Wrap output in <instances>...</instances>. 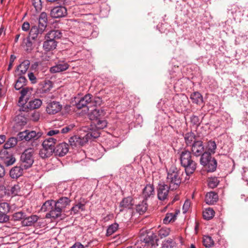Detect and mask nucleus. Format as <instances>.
<instances>
[{
    "label": "nucleus",
    "instance_id": "obj_1",
    "mask_svg": "<svg viewBox=\"0 0 248 248\" xmlns=\"http://www.w3.org/2000/svg\"><path fill=\"white\" fill-rule=\"evenodd\" d=\"M33 154V148H29L26 149L21 155V164L20 166L12 168L10 170H16V169H18V170H27L30 168L34 162Z\"/></svg>",
    "mask_w": 248,
    "mask_h": 248
},
{
    "label": "nucleus",
    "instance_id": "obj_2",
    "mask_svg": "<svg viewBox=\"0 0 248 248\" xmlns=\"http://www.w3.org/2000/svg\"><path fill=\"white\" fill-rule=\"evenodd\" d=\"M70 200L66 197H62L57 201H54V210L51 211L53 219L60 217L65 208L70 204Z\"/></svg>",
    "mask_w": 248,
    "mask_h": 248
},
{
    "label": "nucleus",
    "instance_id": "obj_3",
    "mask_svg": "<svg viewBox=\"0 0 248 248\" xmlns=\"http://www.w3.org/2000/svg\"><path fill=\"white\" fill-rule=\"evenodd\" d=\"M181 164L183 167L192 170H195L197 164L192 160L191 152L188 150L183 151L180 155Z\"/></svg>",
    "mask_w": 248,
    "mask_h": 248
},
{
    "label": "nucleus",
    "instance_id": "obj_4",
    "mask_svg": "<svg viewBox=\"0 0 248 248\" xmlns=\"http://www.w3.org/2000/svg\"><path fill=\"white\" fill-rule=\"evenodd\" d=\"M92 101V95L88 93L83 97H74L72 103L73 106H75L78 109H80L84 108H89L91 107Z\"/></svg>",
    "mask_w": 248,
    "mask_h": 248
},
{
    "label": "nucleus",
    "instance_id": "obj_5",
    "mask_svg": "<svg viewBox=\"0 0 248 248\" xmlns=\"http://www.w3.org/2000/svg\"><path fill=\"white\" fill-rule=\"evenodd\" d=\"M200 162L201 165L208 169L207 170H216L217 161L212 157L208 152H204L201 156Z\"/></svg>",
    "mask_w": 248,
    "mask_h": 248
},
{
    "label": "nucleus",
    "instance_id": "obj_6",
    "mask_svg": "<svg viewBox=\"0 0 248 248\" xmlns=\"http://www.w3.org/2000/svg\"><path fill=\"white\" fill-rule=\"evenodd\" d=\"M181 171H168L167 181L170 183V188L171 190L176 189L182 181L180 176Z\"/></svg>",
    "mask_w": 248,
    "mask_h": 248
},
{
    "label": "nucleus",
    "instance_id": "obj_7",
    "mask_svg": "<svg viewBox=\"0 0 248 248\" xmlns=\"http://www.w3.org/2000/svg\"><path fill=\"white\" fill-rule=\"evenodd\" d=\"M7 149L3 147L0 151V158L3 161L6 167L12 165L16 162V158L11 152H8Z\"/></svg>",
    "mask_w": 248,
    "mask_h": 248
},
{
    "label": "nucleus",
    "instance_id": "obj_8",
    "mask_svg": "<svg viewBox=\"0 0 248 248\" xmlns=\"http://www.w3.org/2000/svg\"><path fill=\"white\" fill-rule=\"evenodd\" d=\"M67 15V9L62 6H58L51 9L50 15L52 18H57L64 17Z\"/></svg>",
    "mask_w": 248,
    "mask_h": 248
},
{
    "label": "nucleus",
    "instance_id": "obj_9",
    "mask_svg": "<svg viewBox=\"0 0 248 248\" xmlns=\"http://www.w3.org/2000/svg\"><path fill=\"white\" fill-rule=\"evenodd\" d=\"M190 147L193 155L196 156H201L204 153V148L202 140H197L195 141V142Z\"/></svg>",
    "mask_w": 248,
    "mask_h": 248
},
{
    "label": "nucleus",
    "instance_id": "obj_10",
    "mask_svg": "<svg viewBox=\"0 0 248 248\" xmlns=\"http://www.w3.org/2000/svg\"><path fill=\"white\" fill-rule=\"evenodd\" d=\"M62 105L57 101H51L47 104L46 111L49 114H55L60 111Z\"/></svg>",
    "mask_w": 248,
    "mask_h": 248
},
{
    "label": "nucleus",
    "instance_id": "obj_11",
    "mask_svg": "<svg viewBox=\"0 0 248 248\" xmlns=\"http://www.w3.org/2000/svg\"><path fill=\"white\" fill-rule=\"evenodd\" d=\"M68 144L65 142H62L54 148L53 153L59 156H63L68 153Z\"/></svg>",
    "mask_w": 248,
    "mask_h": 248
},
{
    "label": "nucleus",
    "instance_id": "obj_12",
    "mask_svg": "<svg viewBox=\"0 0 248 248\" xmlns=\"http://www.w3.org/2000/svg\"><path fill=\"white\" fill-rule=\"evenodd\" d=\"M54 200H50L46 201L41 207V211L43 212H48L46 215V217H51V211L54 210Z\"/></svg>",
    "mask_w": 248,
    "mask_h": 248
},
{
    "label": "nucleus",
    "instance_id": "obj_13",
    "mask_svg": "<svg viewBox=\"0 0 248 248\" xmlns=\"http://www.w3.org/2000/svg\"><path fill=\"white\" fill-rule=\"evenodd\" d=\"M170 187L165 184L159 185L157 189V197L160 201L165 200L168 196Z\"/></svg>",
    "mask_w": 248,
    "mask_h": 248
},
{
    "label": "nucleus",
    "instance_id": "obj_14",
    "mask_svg": "<svg viewBox=\"0 0 248 248\" xmlns=\"http://www.w3.org/2000/svg\"><path fill=\"white\" fill-rule=\"evenodd\" d=\"M46 29L39 26L33 25L31 26L29 32V37L31 39L35 40L39 35H41Z\"/></svg>",
    "mask_w": 248,
    "mask_h": 248
},
{
    "label": "nucleus",
    "instance_id": "obj_15",
    "mask_svg": "<svg viewBox=\"0 0 248 248\" xmlns=\"http://www.w3.org/2000/svg\"><path fill=\"white\" fill-rule=\"evenodd\" d=\"M69 67L67 63L64 62H59L57 64L50 68V72L51 73L61 72L67 70Z\"/></svg>",
    "mask_w": 248,
    "mask_h": 248
},
{
    "label": "nucleus",
    "instance_id": "obj_16",
    "mask_svg": "<svg viewBox=\"0 0 248 248\" xmlns=\"http://www.w3.org/2000/svg\"><path fill=\"white\" fill-rule=\"evenodd\" d=\"M45 39L43 47L46 51H50L56 48L57 42L55 40H52L49 38H45Z\"/></svg>",
    "mask_w": 248,
    "mask_h": 248
},
{
    "label": "nucleus",
    "instance_id": "obj_17",
    "mask_svg": "<svg viewBox=\"0 0 248 248\" xmlns=\"http://www.w3.org/2000/svg\"><path fill=\"white\" fill-rule=\"evenodd\" d=\"M218 195L215 192H208L205 197V202L209 205L215 203L218 200Z\"/></svg>",
    "mask_w": 248,
    "mask_h": 248
},
{
    "label": "nucleus",
    "instance_id": "obj_18",
    "mask_svg": "<svg viewBox=\"0 0 248 248\" xmlns=\"http://www.w3.org/2000/svg\"><path fill=\"white\" fill-rule=\"evenodd\" d=\"M154 194V187L152 185H147L142 191V195L145 199L144 200L146 201L148 198L153 196Z\"/></svg>",
    "mask_w": 248,
    "mask_h": 248
},
{
    "label": "nucleus",
    "instance_id": "obj_19",
    "mask_svg": "<svg viewBox=\"0 0 248 248\" xmlns=\"http://www.w3.org/2000/svg\"><path fill=\"white\" fill-rule=\"evenodd\" d=\"M133 205V200L131 197H128L124 198L120 203V212H122L124 208L130 209Z\"/></svg>",
    "mask_w": 248,
    "mask_h": 248
},
{
    "label": "nucleus",
    "instance_id": "obj_20",
    "mask_svg": "<svg viewBox=\"0 0 248 248\" xmlns=\"http://www.w3.org/2000/svg\"><path fill=\"white\" fill-rule=\"evenodd\" d=\"M38 219L36 215H31L30 217H25L22 221V224L24 226H31L33 225Z\"/></svg>",
    "mask_w": 248,
    "mask_h": 248
},
{
    "label": "nucleus",
    "instance_id": "obj_21",
    "mask_svg": "<svg viewBox=\"0 0 248 248\" xmlns=\"http://www.w3.org/2000/svg\"><path fill=\"white\" fill-rule=\"evenodd\" d=\"M190 98L193 103L197 105H201L203 101L202 95L198 92L192 93L190 95Z\"/></svg>",
    "mask_w": 248,
    "mask_h": 248
},
{
    "label": "nucleus",
    "instance_id": "obj_22",
    "mask_svg": "<svg viewBox=\"0 0 248 248\" xmlns=\"http://www.w3.org/2000/svg\"><path fill=\"white\" fill-rule=\"evenodd\" d=\"M30 62L28 60H24L17 67L16 70L20 72V75L25 74L29 68Z\"/></svg>",
    "mask_w": 248,
    "mask_h": 248
},
{
    "label": "nucleus",
    "instance_id": "obj_23",
    "mask_svg": "<svg viewBox=\"0 0 248 248\" xmlns=\"http://www.w3.org/2000/svg\"><path fill=\"white\" fill-rule=\"evenodd\" d=\"M62 36V33L59 30H52L49 31L45 36V38H49L52 40L60 39Z\"/></svg>",
    "mask_w": 248,
    "mask_h": 248
},
{
    "label": "nucleus",
    "instance_id": "obj_24",
    "mask_svg": "<svg viewBox=\"0 0 248 248\" xmlns=\"http://www.w3.org/2000/svg\"><path fill=\"white\" fill-rule=\"evenodd\" d=\"M185 142L187 146H191L192 144L197 141L196 136L193 132H188L185 134L184 137Z\"/></svg>",
    "mask_w": 248,
    "mask_h": 248
},
{
    "label": "nucleus",
    "instance_id": "obj_25",
    "mask_svg": "<svg viewBox=\"0 0 248 248\" xmlns=\"http://www.w3.org/2000/svg\"><path fill=\"white\" fill-rule=\"evenodd\" d=\"M47 16L45 12H42L38 17V26L46 29L47 25Z\"/></svg>",
    "mask_w": 248,
    "mask_h": 248
},
{
    "label": "nucleus",
    "instance_id": "obj_26",
    "mask_svg": "<svg viewBox=\"0 0 248 248\" xmlns=\"http://www.w3.org/2000/svg\"><path fill=\"white\" fill-rule=\"evenodd\" d=\"M54 152V149L43 147V148L40 150L39 155L43 158L50 157Z\"/></svg>",
    "mask_w": 248,
    "mask_h": 248
},
{
    "label": "nucleus",
    "instance_id": "obj_27",
    "mask_svg": "<svg viewBox=\"0 0 248 248\" xmlns=\"http://www.w3.org/2000/svg\"><path fill=\"white\" fill-rule=\"evenodd\" d=\"M56 141L57 140L53 137L46 138L44 140L42 143V146L43 147H45L48 148H52L54 149V148L55 147L54 145Z\"/></svg>",
    "mask_w": 248,
    "mask_h": 248
},
{
    "label": "nucleus",
    "instance_id": "obj_28",
    "mask_svg": "<svg viewBox=\"0 0 248 248\" xmlns=\"http://www.w3.org/2000/svg\"><path fill=\"white\" fill-rule=\"evenodd\" d=\"M27 79L21 75L18 78L15 85V88L16 90H19L26 85Z\"/></svg>",
    "mask_w": 248,
    "mask_h": 248
},
{
    "label": "nucleus",
    "instance_id": "obj_29",
    "mask_svg": "<svg viewBox=\"0 0 248 248\" xmlns=\"http://www.w3.org/2000/svg\"><path fill=\"white\" fill-rule=\"evenodd\" d=\"M148 204L146 200H143L142 202L136 205V210L137 212L141 215L144 213L147 209Z\"/></svg>",
    "mask_w": 248,
    "mask_h": 248
},
{
    "label": "nucleus",
    "instance_id": "obj_30",
    "mask_svg": "<svg viewBox=\"0 0 248 248\" xmlns=\"http://www.w3.org/2000/svg\"><path fill=\"white\" fill-rule=\"evenodd\" d=\"M103 115L104 111L102 109H94L91 112L90 118L92 120H95L96 121L100 119V117Z\"/></svg>",
    "mask_w": 248,
    "mask_h": 248
},
{
    "label": "nucleus",
    "instance_id": "obj_31",
    "mask_svg": "<svg viewBox=\"0 0 248 248\" xmlns=\"http://www.w3.org/2000/svg\"><path fill=\"white\" fill-rule=\"evenodd\" d=\"M42 101L39 99H34L31 100L28 103V108L30 109H34L39 108L42 105Z\"/></svg>",
    "mask_w": 248,
    "mask_h": 248
},
{
    "label": "nucleus",
    "instance_id": "obj_32",
    "mask_svg": "<svg viewBox=\"0 0 248 248\" xmlns=\"http://www.w3.org/2000/svg\"><path fill=\"white\" fill-rule=\"evenodd\" d=\"M100 136V132L98 129H91L90 131H89L85 136L86 139L87 140V141L92 138L96 139L99 137Z\"/></svg>",
    "mask_w": 248,
    "mask_h": 248
},
{
    "label": "nucleus",
    "instance_id": "obj_33",
    "mask_svg": "<svg viewBox=\"0 0 248 248\" xmlns=\"http://www.w3.org/2000/svg\"><path fill=\"white\" fill-rule=\"evenodd\" d=\"M217 145L215 141L209 140L208 141L206 145V149L207 150V151H205V152H208V153L211 155V154L215 153Z\"/></svg>",
    "mask_w": 248,
    "mask_h": 248
},
{
    "label": "nucleus",
    "instance_id": "obj_34",
    "mask_svg": "<svg viewBox=\"0 0 248 248\" xmlns=\"http://www.w3.org/2000/svg\"><path fill=\"white\" fill-rule=\"evenodd\" d=\"M17 143V140L16 138L11 137L4 144L3 147L9 149L15 146Z\"/></svg>",
    "mask_w": 248,
    "mask_h": 248
},
{
    "label": "nucleus",
    "instance_id": "obj_35",
    "mask_svg": "<svg viewBox=\"0 0 248 248\" xmlns=\"http://www.w3.org/2000/svg\"><path fill=\"white\" fill-rule=\"evenodd\" d=\"M27 134H28L27 140L30 141L31 140H36L41 137L42 133L41 132L36 133L35 131H29L27 130Z\"/></svg>",
    "mask_w": 248,
    "mask_h": 248
},
{
    "label": "nucleus",
    "instance_id": "obj_36",
    "mask_svg": "<svg viewBox=\"0 0 248 248\" xmlns=\"http://www.w3.org/2000/svg\"><path fill=\"white\" fill-rule=\"evenodd\" d=\"M215 215V212L212 208H208L203 212V217L205 219L209 220L211 219Z\"/></svg>",
    "mask_w": 248,
    "mask_h": 248
},
{
    "label": "nucleus",
    "instance_id": "obj_37",
    "mask_svg": "<svg viewBox=\"0 0 248 248\" xmlns=\"http://www.w3.org/2000/svg\"><path fill=\"white\" fill-rule=\"evenodd\" d=\"M15 120L19 125H24L27 124V118L22 114L16 116Z\"/></svg>",
    "mask_w": 248,
    "mask_h": 248
},
{
    "label": "nucleus",
    "instance_id": "obj_38",
    "mask_svg": "<svg viewBox=\"0 0 248 248\" xmlns=\"http://www.w3.org/2000/svg\"><path fill=\"white\" fill-rule=\"evenodd\" d=\"M203 245L206 248H211L214 245V241L211 237L204 236L202 240Z\"/></svg>",
    "mask_w": 248,
    "mask_h": 248
},
{
    "label": "nucleus",
    "instance_id": "obj_39",
    "mask_svg": "<svg viewBox=\"0 0 248 248\" xmlns=\"http://www.w3.org/2000/svg\"><path fill=\"white\" fill-rule=\"evenodd\" d=\"M176 214L174 213H167L163 219V223L167 224L171 221H174L176 219Z\"/></svg>",
    "mask_w": 248,
    "mask_h": 248
},
{
    "label": "nucleus",
    "instance_id": "obj_40",
    "mask_svg": "<svg viewBox=\"0 0 248 248\" xmlns=\"http://www.w3.org/2000/svg\"><path fill=\"white\" fill-rule=\"evenodd\" d=\"M97 129H102L106 127L107 125V122L106 120L98 119L96 121V122H93Z\"/></svg>",
    "mask_w": 248,
    "mask_h": 248
},
{
    "label": "nucleus",
    "instance_id": "obj_41",
    "mask_svg": "<svg viewBox=\"0 0 248 248\" xmlns=\"http://www.w3.org/2000/svg\"><path fill=\"white\" fill-rule=\"evenodd\" d=\"M119 227L118 224L114 223L109 225L107 230L106 234L107 236H110L114 233L118 229Z\"/></svg>",
    "mask_w": 248,
    "mask_h": 248
},
{
    "label": "nucleus",
    "instance_id": "obj_42",
    "mask_svg": "<svg viewBox=\"0 0 248 248\" xmlns=\"http://www.w3.org/2000/svg\"><path fill=\"white\" fill-rule=\"evenodd\" d=\"M25 217H26V213L22 211H19L14 213L12 215V219L14 221L23 220Z\"/></svg>",
    "mask_w": 248,
    "mask_h": 248
},
{
    "label": "nucleus",
    "instance_id": "obj_43",
    "mask_svg": "<svg viewBox=\"0 0 248 248\" xmlns=\"http://www.w3.org/2000/svg\"><path fill=\"white\" fill-rule=\"evenodd\" d=\"M85 209V204L81 202H79L74 206L71 210L72 212H73L74 214H76L78 212L79 210L84 211Z\"/></svg>",
    "mask_w": 248,
    "mask_h": 248
},
{
    "label": "nucleus",
    "instance_id": "obj_44",
    "mask_svg": "<svg viewBox=\"0 0 248 248\" xmlns=\"http://www.w3.org/2000/svg\"><path fill=\"white\" fill-rule=\"evenodd\" d=\"M10 210V206L7 202L0 203V212L7 214Z\"/></svg>",
    "mask_w": 248,
    "mask_h": 248
},
{
    "label": "nucleus",
    "instance_id": "obj_45",
    "mask_svg": "<svg viewBox=\"0 0 248 248\" xmlns=\"http://www.w3.org/2000/svg\"><path fill=\"white\" fill-rule=\"evenodd\" d=\"M31 38L28 37L26 42L25 43V50L28 53L31 52L33 48L32 43L31 41Z\"/></svg>",
    "mask_w": 248,
    "mask_h": 248
},
{
    "label": "nucleus",
    "instance_id": "obj_46",
    "mask_svg": "<svg viewBox=\"0 0 248 248\" xmlns=\"http://www.w3.org/2000/svg\"><path fill=\"white\" fill-rule=\"evenodd\" d=\"M170 232V230L167 227L162 228L158 231V235L161 238L165 237L169 235Z\"/></svg>",
    "mask_w": 248,
    "mask_h": 248
},
{
    "label": "nucleus",
    "instance_id": "obj_47",
    "mask_svg": "<svg viewBox=\"0 0 248 248\" xmlns=\"http://www.w3.org/2000/svg\"><path fill=\"white\" fill-rule=\"evenodd\" d=\"M219 181L216 177L211 178L208 180V186L211 188H214L217 186Z\"/></svg>",
    "mask_w": 248,
    "mask_h": 248
},
{
    "label": "nucleus",
    "instance_id": "obj_48",
    "mask_svg": "<svg viewBox=\"0 0 248 248\" xmlns=\"http://www.w3.org/2000/svg\"><path fill=\"white\" fill-rule=\"evenodd\" d=\"M32 4L35 9L36 12H39L42 8L41 0H31Z\"/></svg>",
    "mask_w": 248,
    "mask_h": 248
},
{
    "label": "nucleus",
    "instance_id": "obj_49",
    "mask_svg": "<svg viewBox=\"0 0 248 248\" xmlns=\"http://www.w3.org/2000/svg\"><path fill=\"white\" fill-rule=\"evenodd\" d=\"M27 130H25L23 132H20L17 134V140L18 139L19 140H25L26 141H28V134H27Z\"/></svg>",
    "mask_w": 248,
    "mask_h": 248
},
{
    "label": "nucleus",
    "instance_id": "obj_50",
    "mask_svg": "<svg viewBox=\"0 0 248 248\" xmlns=\"http://www.w3.org/2000/svg\"><path fill=\"white\" fill-rule=\"evenodd\" d=\"M77 138L78 139L76 143V147L79 146L80 147L84 145L86 142H87V140L86 139L85 137H83L82 138L81 137L77 136Z\"/></svg>",
    "mask_w": 248,
    "mask_h": 248
},
{
    "label": "nucleus",
    "instance_id": "obj_51",
    "mask_svg": "<svg viewBox=\"0 0 248 248\" xmlns=\"http://www.w3.org/2000/svg\"><path fill=\"white\" fill-rule=\"evenodd\" d=\"M21 90L20 92L21 94V96L19 98L18 102L19 104H21V102H23V98L25 97V96L29 92V88L28 87H23L21 89Z\"/></svg>",
    "mask_w": 248,
    "mask_h": 248
},
{
    "label": "nucleus",
    "instance_id": "obj_52",
    "mask_svg": "<svg viewBox=\"0 0 248 248\" xmlns=\"http://www.w3.org/2000/svg\"><path fill=\"white\" fill-rule=\"evenodd\" d=\"M20 190V186L18 185H15L10 189V192L13 196L17 195Z\"/></svg>",
    "mask_w": 248,
    "mask_h": 248
},
{
    "label": "nucleus",
    "instance_id": "obj_53",
    "mask_svg": "<svg viewBox=\"0 0 248 248\" xmlns=\"http://www.w3.org/2000/svg\"><path fill=\"white\" fill-rule=\"evenodd\" d=\"M92 99L93 101H92L91 103V106L92 105L95 106H99L101 104L102 102V98L99 97H93V96H92Z\"/></svg>",
    "mask_w": 248,
    "mask_h": 248
},
{
    "label": "nucleus",
    "instance_id": "obj_54",
    "mask_svg": "<svg viewBox=\"0 0 248 248\" xmlns=\"http://www.w3.org/2000/svg\"><path fill=\"white\" fill-rule=\"evenodd\" d=\"M53 54L52 52L50 51H46V52L43 55V60L45 61H51L54 59L53 57Z\"/></svg>",
    "mask_w": 248,
    "mask_h": 248
},
{
    "label": "nucleus",
    "instance_id": "obj_55",
    "mask_svg": "<svg viewBox=\"0 0 248 248\" xmlns=\"http://www.w3.org/2000/svg\"><path fill=\"white\" fill-rule=\"evenodd\" d=\"M10 175L13 179H16L20 176L22 175V171H9Z\"/></svg>",
    "mask_w": 248,
    "mask_h": 248
},
{
    "label": "nucleus",
    "instance_id": "obj_56",
    "mask_svg": "<svg viewBox=\"0 0 248 248\" xmlns=\"http://www.w3.org/2000/svg\"><path fill=\"white\" fill-rule=\"evenodd\" d=\"M191 122L193 124L196 125V126H199L200 124L199 117L195 115H193L191 117Z\"/></svg>",
    "mask_w": 248,
    "mask_h": 248
},
{
    "label": "nucleus",
    "instance_id": "obj_57",
    "mask_svg": "<svg viewBox=\"0 0 248 248\" xmlns=\"http://www.w3.org/2000/svg\"><path fill=\"white\" fill-rule=\"evenodd\" d=\"M9 220V217L6 214L0 212V223L6 222Z\"/></svg>",
    "mask_w": 248,
    "mask_h": 248
},
{
    "label": "nucleus",
    "instance_id": "obj_58",
    "mask_svg": "<svg viewBox=\"0 0 248 248\" xmlns=\"http://www.w3.org/2000/svg\"><path fill=\"white\" fill-rule=\"evenodd\" d=\"M75 126V125L74 124H70L68 125L63 128H62L61 130V133L65 134L68 133L69 131L71 130Z\"/></svg>",
    "mask_w": 248,
    "mask_h": 248
},
{
    "label": "nucleus",
    "instance_id": "obj_59",
    "mask_svg": "<svg viewBox=\"0 0 248 248\" xmlns=\"http://www.w3.org/2000/svg\"><path fill=\"white\" fill-rule=\"evenodd\" d=\"M77 136H74L70 138L69 142L71 147H76V143L77 141Z\"/></svg>",
    "mask_w": 248,
    "mask_h": 248
},
{
    "label": "nucleus",
    "instance_id": "obj_60",
    "mask_svg": "<svg viewBox=\"0 0 248 248\" xmlns=\"http://www.w3.org/2000/svg\"><path fill=\"white\" fill-rule=\"evenodd\" d=\"M28 78L32 84H35L37 82V78L34 74L32 72L28 73Z\"/></svg>",
    "mask_w": 248,
    "mask_h": 248
},
{
    "label": "nucleus",
    "instance_id": "obj_61",
    "mask_svg": "<svg viewBox=\"0 0 248 248\" xmlns=\"http://www.w3.org/2000/svg\"><path fill=\"white\" fill-rule=\"evenodd\" d=\"M60 131L57 129H53L50 130L49 131L47 132L46 135L48 136L51 137L56 134L60 133Z\"/></svg>",
    "mask_w": 248,
    "mask_h": 248
},
{
    "label": "nucleus",
    "instance_id": "obj_62",
    "mask_svg": "<svg viewBox=\"0 0 248 248\" xmlns=\"http://www.w3.org/2000/svg\"><path fill=\"white\" fill-rule=\"evenodd\" d=\"M30 28V25L28 22H24L22 25V30L25 31H28Z\"/></svg>",
    "mask_w": 248,
    "mask_h": 248
},
{
    "label": "nucleus",
    "instance_id": "obj_63",
    "mask_svg": "<svg viewBox=\"0 0 248 248\" xmlns=\"http://www.w3.org/2000/svg\"><path fill=\"white\" fill-rule=\"evenodd\" d=\"M20 104L22 105V106L20 107V108L19 109V110L20 111H25V112L28 111V109H30V108H28V104L26 106V107L25 106V103H24V102H21V104Z\"/></svg>",
    "mask_w": 248,
    "mask_h": 248
},
{
    "label": "nucleus",
    "instance_id": "obj_64",
    "mask_svg": "<svg viewBox=\"0 0 248 248\" xmlns=\"http://www.w3.org/2000/svg\"><path fill=\"white\" fill-rule=\"evenodd\" d=\"M39 64L40 62H34L31 64V69L32 71H36L37 69Z\"/></svg>",
    "mask_w": 248,
    "mask_h": 248
}]
</instances>
